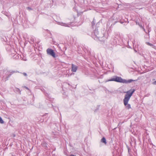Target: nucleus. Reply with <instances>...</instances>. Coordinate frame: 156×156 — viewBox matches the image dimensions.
<instances>
[{"label":"nucleus","instance_id":"nucleus-20","mask_svg":"<svg viewBox=\"0 0 156 156\" xmlns=\"http://www.w3.org/2000/svg\"><path fill=\"white\" fill-rule=\"evenodd\" d=\"M23 60L25 61H26L27 60V59L26 58H23Z\"/></svg>","mask_w":156,"mask_h":156},{"label":"nucleus","instance_id":"nucleus-21","mask_svg":"<svg viewBox=\"0 0 156 156\" xmlns=\"http://www.w3.org/2000/svg\"><path fill=\"white\" fill-rule=\"evenodd\" d=\"M142 28H143V27H144L143 26L141 25H139Z\"/></svg>","mask_w":156,"mask_h":156},{"label":"nucleus","instance_id":"nucleus-18","mask_svg":"<svg viewBox=\"0 0 156 156\" xmlns=\"http://www.w3.org/2000/svg\"><path fill=\"white\" fill-rule=\"evenodd\" d=\"M17 91L20 92V94H21V91H20V90L18 88H17Z\"/></svg>","mask_w":156,"mask_h":156},{"label":"nucleus","instance_id":"nucleus-12","mask_svg":"<svg viewBox=\"0 0 156 156\" xmlns=\"http://www.w3.org/2000/svg\"><path fill=\"white\" fill-rule=\"evenodd\" d=\"M146 43V44H147V45H149V46H153V44H151V43H149V42H147Z\"/></svg>","mask_w":156,"mask_h":156},{"label":"nucleus","instance_id":"nucleus-9","mask_svg":"<svg viewBox=\"0 0 156 156\" xmlns=\"http://www.w3.org/2000/svg\"><path fill=\"white\" fill-rule=\"evenodd\" d=\"M101 142L105 144H106L107 142L105 138L104 137H103L101 140Z\"/></svg>","mask_w":156,"mask_h":156},{"label":"nucleus","instance_id":"nucleus-6","mask_svg":"<svg viewBox=\"0 0 156 156\" xmlns=\"http://www.w3.org/2000/svg\"><path fill=\"white\" fill-rule=\"evenodd\" d=\"M57 24L58 25H61V26H64L65 27H69V26L70 25V24H68V23H63L62 22H57Z\"/></svg>","mask_w":156,"mask_h":156},{"label":"nucleus","instance_id":"nucleus-17","mask_svg":"<svg viewBox=\"0 0 156 156\" xmlns=\"http://www.w3.org/2000/svg\"><path fill=\"white\" fill-rule=\"evenodd\" d=\"M2 61V58H1V56H0V64L1 63Z\"/></svg>","mask_w":156,"mask_h":156},{"label":"nucleus","instance_id":"nucleus-23","mask_svg":"<svg viewBox=\"0 0 156 156\" xmlns=\"http://www.w3.org/2000/svg\"><path fill=\"white\" fill-rule=\"evenodd\" d=\"M16 58H19V57L17 55H16Z\"/></svg>","mask_w":156,"mask_h":156},{"label":"nucleus","instance_id":"nucleus-15","mask_svg":"<svg viewBox=\"0 0 156 156\" xmlns=\"http://www.w3.org/2000/svg\"><path fill=\"white\" fill-rule=\"evenodd\" d=\"M31 39H30V40L32 41L33 42H34V37H31Z\"/></svg>","mask_w":156,"mask_h":156},{"label":"nucleus","instance_id":"nucleus-5","mask_svg":"<svg viewBox=\"0 0 156 156\" xmlns=\"http://www.w3.org/2000/svg\"><path fill=\"white\" fill-rule=\"evenodd\" d=\"M72 69L71 71L73 72H76L78 69L77 66L72 64Z\"/></svg>","mask_w":156,"mask_h":156},{"label":"nucleus","instance_id":"nucleus-13","mask_svg":"<svg viewBox=\"0 0 156 156\" xmlns=\"http://www.w3.org/2000/svg\"><path fill=\"white\" fill-rule=\"evenodd\" d=\"M21 73L23 74L24 76H27V74L26 73Z\"/></svg>","mask_w":156,"mask_h":156},{"label":"nucleus","instance_id":"nucleus-10","mask_svg":"<svg viewBox=\"0 0 156 156\" xmlns=\"http://www.w3.org/2000/svg\"><path fill=\"white\" fill-rule=\"evenodd\" d=\"M52 136L53 138H55L57 137V134H54V133H52Z\"/></svg>","mask_w":156,"mask_h":156},{"label":"nucleus","instance_id":"nucleus-2","mask_svg":"<svg viewBox=\"0 0 156 156\" xmlns=\"http://www.w3.org/2000/svg\"><path fill=\"white\" fill-rule=\"evenodd\" d=\"M135 89L130 90L126 92L124 98L123 100L124 105L126 106V108L128 109L131 108V106L129 104H128V102L133 92L135 91Z\"/></svg>","mask_w":156,"mask_h":156},{"label":"nucleus","instance_id":"nucleus-25","mask_svg":"<svg viewBox=\"0 0 156 156\" xmlns=\"http://www.w3.org/2000/svg\"><path fill=\"white\" fill-rule=\"evenodd\" d=\"M150 32V31H149V30H148V32Z\"/></svg>","mask_w":156,"mask_h":156},{"label":"nucleus","instance_id":"nucleus-4","mask_svg":"<svg viewBox=\"0 0 156 156\" xmlns=\"http://www.w3.org/2000/svg\"><path fill=\"white\" fill-rule=\"evenodd\" d=\"M47 54L52 56L53 57H55V54L54 52V51L51 48H48L46 50Z\"/></svg>","mask_w":156,"mask_h":156},{"label":"nucleus","instance_id":"nucleus-7","mask_svg":"<svg viewBox=\"0 0 156 156\" xmlns=\"http://www.w3.org/2000/svg\"><path fill=\"white\" fill-rule=\"evenodd\" d=\"M84 51L85 53H87L88 55H90L91 54V52L90 51V49H89L87 48H87H85L84 50Z\"/></svg>","mask_w":156,"mask_h":156},{"label":"nucleus","instance_id":"nucleus-14","mask_svg":"<svg viewBox=\"0 0 156 156\" xmlns=\"http://www.w3.org/2000/svg\"><path fill=\"white\" fill-rule=\"evenodd\" d=\"M27 9L29 10V11H30L31 10H32V9L31 8H30V7H27Z\"/></svg>","mask_w":156,"mask_h":156},{"label":"nucleus","instance_id":"nucleus-16","mask_svg":"<svg viewBox=\"0 0 156 156\" xmlns=\"http://www.w3.org/2000/svg\"><path fill=\"white\" fill-rule=\"evenodd\" d=\"M23 87L25 88L26 89L29 90L30 91H31L30 90V89L28 88L27 87H26V86H24V87Z\"/></svg>","mask_w":156,"mask_h":156},{"label":"nucleus","instance_id":"nucleus-24","mask_svg":"<svg viewBox=\"0 0 156 156\" xmlns=\"http://www.w3.org/2000/svg\"><path fill=\"white\" fill-rule=\"evenodd\" d=\"M128 151L129 152V148L128 149Z\"/></svg>","mask_w":156,"mask_h":156},{"label":"nucleus","instance_id":"nucleus-3","mask_svg":"<svg viewBox=\"0 0 156 156\" xmlns=\"http://www.w3.org/2000/svg\"><path fill=\"white\" fill-rule=\"evenodd\" d=\"M137 80H133L132 79H129L128 80L122 79L120 77L115 76L113 78H112L109 81H115L117 82L122 83H130L133 81H135Z\"/></svg>","mask_w":156,"mask_h":156},{"label":"nucleus","instance_id":"nucleus-1","mask_svg":"<svg viewBox=\"0 0 156 156\" xmlns=\"http://www.w3.org/2000/svg\"><path fill=\"white\" fill-rule=\"evenodd\" d=\"M92 36L93 38L95 40L98 39L101 41H104L108 38V35L107 33L106 34L104 33V30H103V32L99 33L98 29L96 28L92 33Z\"/></svg>","mask_w":156,"mask_h":156},{"label":"nucleus","instance_id":"nucleus-19","mask_svg":"<svg viewBox=\"0 0 156 156\" xmlns=\"http://www.w3.org/2000/svg\"><path fill=\"white\" fill-rule=\"evenodd\" d=\"M153 84H154V85H156V80L153 83Z\"/></svg>","mask_w":156,"mask_h":156},{"label":"nucleus","instance_id":"nucleus-22","mask_svg":"<svg viewBox=\"0 0 156 156\" xmlns=\"http://www.w3.org/2000/svg\"><path fill=\"white\" fill-rule=\"evenodd\" d=\"M142 29L143 30H144V31H145V32H146V31H145V29L144 28V27H143Z\"/></svg>","mask_w":156,"mask_h":156},{"label":"nucleus","instance_id":"nucleus-11","mask_svg":"<svg viewBox=\"0 0 156 156\" xmlns=\"http://www.w3.org/2000/svg\"><path fill=\"white\" fill-rule=\"evenodd\" d=\"M4 122L3 121V120L2 119V118L0 117V122L2 124L4 123Z\"/></svg>","mask_w":156,"mask_h":156},{"label":"nucleus","instance_id":"nucleus-8","mask_svg":"<svg viewBox=\"0 0 156 156\" xmlns=\"http://www.w3.org/2000/svg\"><path fill=\"white\" fill-rule=\"evenodd\" d=\"M19 72L18 71H10L8 72V76L9 77L12 74L15 73Z\"/></svg>","mask_w":156,"mask_h":156}]
</instances>
